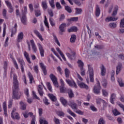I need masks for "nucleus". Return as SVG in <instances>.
<instances>
[{"label": "nucleus", "instance_id": "32", "mask_svg": "<svg viewBox=\"0 0 124 124\" xmlns=\"http://www.w3.org/2000/svg\"><path fill=\"white\" fill-rule=\"evenodd\" d=\"M53 36V39L54 40H55V43H57V45H58V46H61V44L60 43V42L59 41V40L58 39V38L57 37V36H56V35H55V34L53 33L52 34Z\"/></svg>", "mask_w": 124, "mask_h": 124}, {"label": "nucleus", "instance_id": "53", "mask_svg": "<svg viewBox=\"0 0 124 124\" xmlns=\"http://www.w3.org/2000/svg\"><path fill=\"white\" fill-rule=\"evenodd\" d=\"M90 108L92 111H93V112H96L97 111V108H96L93 105L91 106Z\"/></svg>", "mask_w": 124, "mask_h": 124}, {"label": "nucleus", "instance_id": "33", "mask_svg": "<svg viewBox=\"0 0 124 124\" xmlns=\"http://www.w3.org/2000/svg\"><path fill=\"white\" fill-rule=\"evenodd\" d=\"M76 40V35L73 34L71 36L70 41L71 43H74Z\"/></svg>", "mask_w": 124, "mask_h": 124}, {"label": "nucleus", "instance_id": "48", "mask_svg": "<svg viewBox=\"0 0 124 124\" xmlns=\"http://www.w3.org/2000/svg\"><path fill=\"white\" fill-rule=\"evenodd\" d=\"M35 13L36 17H39V16H40V15H41V13H40V10H35Z\"/></svg>", "mask_w": 124, "mask_h": 124}, {"label": "nucleus", "instance_id": "24", "mask_svg": "<svg viewBox=\"0 0 124 124\" xmlns=\"http://www.w3.org/2000/svg\"><path fill=\"white\" fill-rule=\"evenodd\" d=\"M34 33H35V34H36V35H37V36H38V37L39 38V39H40L41 41H43L44 39H43V38H42V36H41L40 33H39L38 31L34 30Z\"/></svg>", "mask_w": 124, "mask_h": 124}, {"label": "nucleus", "instance_id": "44", "mask_svg": "<svg viewBox=\"0 0 124 124\" xmlns=\"http://www.w3.org/2000/svg\"><path fill=\"white\" fill-rule=\"evenodd\" d=\"M49 4L50 6L53 8V9H54L55 8V2L54 1V0H51L50 1H49Z\"/></svg>", "mask_w": 124, "mask_h": 124}, {"label": "nucleus", "instance_id": "35", "mask_svg": "<svg viewBox=\"0 0 124 124\" xmlns=\"http://www.w3.org/2000/svg\"><path fill=\"white\" fill-rule=\"evenodd\" d=\"M65 75L66 78H69V74H70V71L67 68H65L64 70Z\"/></svg>", "mask_w": 124, "mask_h": 124}, {"label": "nucleus", "instance_id": "42", "mask_svg": "<svg viewBox=\"0 0 124 124\" xmlns=\"http://www.w3.org/2000/svg\"><path fill=\"white\" fill-rule=\"evenodd\" d=\"M112 113L113 115H114L115 116H118L119 115H121V113L118 111V110H117V109H114V110H113Z\"/></svg>", "mask_w": 124, "mask_h": 124}, {"label": "nucleus", "instance_id": "11", "mask_svg": "<svg viewBox=\"0 0 124 124\" xmlns=\"http://www.w3.org/2000/svg\"><path fill=\"white\" fill-rule=\"evenodd\" d=\"M123 68V64L121 62L118 63V65L116 67V74L118 75L120 73L121 70Z\"/></svg>", "mask_w": 124, "mask_h": 124}, {"label": "nucleus", "instance_id": "64", "mask_svg": "<svg viewBox=\"0 0 124 124\" xmlns=\"http://www.w3.org/2000/svg\"><path fill=\"white\" fill-rule=\"evenodd\" d=\"M28 13V10L27 9V6L24 7V10L22 13V15H26Z\"/></svg>", "mask_w": 124, "mask_h": 124}, {"label": "nucleus", "instance_id": "9", "mask_svg": "<svg viewBox=\"0 0 124 124\" xmlns=\"http://www.w3.org/2000/svg\"><path fill=\"white\" fill-rule=\"evenodd\" d=\"M71 53L72 55L69 53H67L66 55L71 61H73V60H75V55H76V53L72 50L71 51Z\"/></svg>", "mask_w": 124, "mask_h": 124}, {"label": "nucleus", "instance_id": "47", "mask_svg": "<svg viewBox=\"0 0 124 124\" xmlns=\"http://www.w3.org/2000/svg\"><path fill=\"white\" fill-rule=\"evenodd\" d=\"M43 102L45 104V105H49L50 104V103L48 102V99H47V97H45V98L43 99Z\"/></svg>", "mask_w": 124, "mask_h": 124}, {"label": "nucleus", "instance_id": "4", "mask_svg": "<svg viewBox=\"0 0 124 124\" xmlns=\"http://www.w3.org/2000/svg\"><path fill=\"white\" fill-rule=\"evenodd\" d=\"M65 28H66V24L65 23H62L59 26V33L61 35L63 34V32H65Z\"/></svg>", "mask_w": 124, "mask_h": 124}, {"label": "nucleus", "instance_id": "15", "mask_svg": "<svg viewBox=\"0 0 124 124\" xmlns=\"http://www.w3.org/2000/svg\"><path fill=\"white\" fill-rule=\"evenodd\" d=\"M16 32H17V23H16L14 27L12 29L11 37H13V36L16 34Z\"/></svg>", "mask_w": 124, "mask_h": 124}, {"label": "nucleus", "instance_id": "39", "mask_svg": "<svg viewBox=\"0 0 124 124\" xmlns=\"http://www.w3.org/2000/svg\"><path fill=\"white\" fill-rule=\"evenodd\" d=\"M28 76L29 77L30 84H32V81H33V77L32 76V75H31V73H29L28 74Z\"/></svg>", "mask_w": 124, "mask_h": 124}, {"label": "nucleus", "instance_id": "50", "mask_svg": "<svg viewBox=\"0 0 124 124\" xmlns=\"http://www.w3.org/2000/svg\"><path fill=\"white\" fill-rule=\"evenodd\" d=\"M60 90L61 93H65V89H64V86H60Z\"/></svg>", "mask_w": 124, "mask_h": 124}, {"label": "nucleus", "instance_id": "51", "mask_svg": "<svg viewBox=\"0 0 124 124\" xmlns=\"http://www.w3.org/2000/svg\"><path fill=\"white\" fill-rule=\"evenodd\" d=\"M6 10L5 9H3L2 11V15L5 19H8L7 16H6Z\"/></svg>", "mask_w": 124, "mask_h": 124}, {"label": "nucleus", "instance_id": "26", "mask_svg": "<svg viewBox=\"0 0 124 124\" xmlns=\"http://www.w3.org/2000/svg\"><path fill=\"white\" fill-rule=\"evenodd\" d=\"M42 6L44 10H46L48 8V6L47 5V1L44 0L42 1Z\"/></svg>", "mask_w": 124, "mask_h": 124}, {"label": "nucleus", "instance_id": "10", "mask_svg": "<svg viewBox=\"0 0 124 124\" xmlns=\"http://www.w3.org/2000/svg\"><path fill=\"white\" fill-rule=\"evenodd\" d=\"M78 85L81 89H85L86 90H89V86L83 82H78Z\"/></svg>", "mask_w": 124, "mask_h": 124}, {"label": "nucleus", "instance_id": "54", "mask_svg": "<svg viewBox=\"0 0 124 124\" xmlns=\"http://www.w3.org/2000/svg\"><path fill=\"white\" fill-rule=\"evenodd\" d=\"M98 124H105V121L103 118H101L99 119Z\"/></svg>", "mask_w": 124, "mask_h": 124}, {"label": "nucleus", "instance_id": "45", "mask_svg": "<svg viewBox=\"0 0 124 124\" xmlns=\"http://www.w3.org/2000/svg\"><path fill=\"white\" fill-rule=\"evenodd\" d=\"M46 86L49 92H50V93H52L53 91L52 90V86H51V83L50 82H47V83L46 84Z\"/></svg>", "mask_w": 124, "mask_h": 124}, {"label": "nucleus", "instance_id": "49", "mask_svg": "<svg viewBox=\"0 0 124 124\" xmlns=\"http://www.w3.org/2000/svg\"><path fill=\"white\" fill-rule=\"evenodd\" d=\"M55 5L57 9L58 10L62 9V5H61V4L60 3V2H56L55 3Z\"/></svg>", "mask_w": 124, "mask_h": 124}, {"label": "nucleus", "instance_id": "46", "mask_svg": "<svg viewBox=\"0 0 124 124\" xmlns=\"http://www.w3.org/2000/svg\"><path fill=\"white\" fill-rule=\"evenodd\" d=\"M40 124H48V122L46 121L45 119H41L39 121Z\"/></svg>", "mask_w": 124, "mask_h": 124}, {"label": "nucleus", "instance_id": "62", "mask_svg": "<svg viewBox=\"0 0 124 124\" xmlns=\"http://www.w3.org/2000/svg\"><path fill=\"white\" fill-rule=\"evenodd\" d=\"M13 62H14L15 67H16V69H19V67L18 66V64L17 63L16 60H14Z\"/></svg>", "mask_w": 124, "mask_h": 124}, {"label": "nucleus", "instance_id": "31", "mask_svg": "<svg viewBox=\"0 0 124 124\" xmlns=\"http://www.w3.org/2000/svg\"><path fill=\"white\" fill-rule=\"evenodd\" d=\"M99 15H100V9H99V6H98V5H97L96 8L95 16L96 17H98L99 16Z\"/></svg>", "mask_w": 124, "mask_h": 124}, {"label": "nucleus", "instance_id": "8", "mask_svg": "<svg viewBox=\"0 0 124 124\" xmlns=\"http://www.w3.org/2000/svg\"><path fill=\"white\" fill-rule=\"evenodd\" d=\"M18 62L19 64L20 65L21 72H22V73H24V72H25V70L24 69V65H25V62H24V60L21 59L20 58L18 59Z\"/></svg>", "mask_w": 124, "mask_h": 124}, {"label": "nucleus", "instance_id": "52", "mask_svg": "<svg viewBox=\"0 0 124 124\" xmlns=\"http://www.w3.org/2000/svg\"><path fill=\"white\" fill-rule=\"evenodd\" d=\"M57 70L61 75L62 74V68L61 67V66H59L58 67H57Z\"/></svg>", "mask_w": 124, "mask_h": 124}, {"label": "nucleus", "instance_id": "28", "mask_svg": "<svg viewBox=\"0 0 124 124\" xmlns=\"http://www.w3.org/2000/svg\"><path fill=\"white\" fill-rule=\"evenodd\" d=\"M77 63L78 64V66L80 69H83L84 68V62L81 60H78L77 62Z\"/></svg>", "mask_w": 124, "mask_h": 124}, {"label": "nucleus", "instance_id": "60", "mask_svg": "<svg viewBox=\"0 0 124 124\" xmlns=\"http://www.w3.org/2000/svg\"><path fill=\"white\" fill-rule=\"evenodd\" d=\"M108 84V82L106 79H105V81L103 82L102 86L104 88H106L107 87V85Z\"/></svg>", "mask_w": 124, "mask_h": 124}, {"label": "nucleus", "instance_id": "22", "mask_svg": "<svg viewBox=\"0 0 124 124\" xmlns=\"http://www.w3.org/2000/svg\"><path fill=\"white\" fill-rule=\"evenodd\" d=\"M24 38V33L20 32L17 36V42H21V40H23Z\"/></svg>", "mask_w": 124, "mask_h": 124}, {"label": "nucleus", "instance_id": "13", "mask_svg": "<svg viewBox=\"0 0 124 124\" xmlns=\"http://www.w3.org/2000/svg\"><path fill=\"white\" fill-rule=\"evenodd\" d=\"M30 43L31 44L33 51L35 53H36V52H37V48L36 47V46H35V44L34 43V41H33V40H31L30 41Z\"/></svg>", "mask_w": 124, "mask_h": 124}, {"label": "nucleus", "instance_id": "6", "mask_svg": "<svg viewBox=\"0 0 124 124\" xmlns=\"http://www.w3.org/2000/svg\"><path fill=\"white\" fill-rule=\"evenodd\" d=\"M11 117L13 120H20V116H19V114L17 112H15L14 110H13L11 112Z\"/></svg>", "mask_w": 124, "mask_h": 124}, {"label": "nucleus", "instance_id": "12", "mask_svg": "<svg viewBox=\"0 0 124 124\" xmlns=\"http://www.w3.org/2000/svg\"><path fill=\"white\" fill-rule=\"evenodd\" d=\"M38 46L39 47V50L40 51V54L41 57H44V49H43V46L40 44H38Z\"/></svg>", "mask_w": 124, "mask_h": 124}, {"label": "nucleus", "instance_id": "58", "mask_svg": "<svg viewBox=\"0 0 124 124\" xmlns=\"http://www.w3.org/2000/svg\"><path fill=\"white\" fill-rule=\"evenodd\" d=\"M34 71L35 73L38 74V73L39 72V71L38 70V66L35 65L34 66Z\"/></svg>", "mask_w": 124, "mask_h": 124}, {"label": "nucleus", "instance_id": "20", "mask_svg": "<svg viewBox=\"0 0 124 124\" xmlns=\"http://www.w3.org/2000/svg\"><path fill=\"white\" fill-rule=\"evenodd\" d=\"M60 101L64 107H66V106H67V100L63 98V97H61L60 98Z\"/></svg>", "mask_w": 124, "mask_h": 124}, {"label": "nucleus", "instance_id": "5", "mask_svg": "<svg viewBox=\"0 0 124 124\" xmlns=\"http://www.w3.org/2000/svg\"><path fill=\"white\" fill-rule=\"evenodd\" d=\"M66 82L70 86V87H74L75 89H77L78 87L77 86V85L76 84V83H75V81L74 80L71 81L69 79H66Z\"/></svg>", "mask_w": 124, "mask_h": 124}, {"label": "nucleus", "instance_id": "55", "mask_svg": "<svg viewBox=\"0 0 124 124\" xmlns=\"http://www.w3.org/2000/svg\"><path fill=\"white\" fill-rule=\"evenodd\" d=\"M65 18V16H64V14H62L60 16V17L59 18V21L60 22H62L63 21V20H64Z\"/></svg>", "mask_w": 124, "mask_h": 124}, {"label": "nucleus", "instance_id": "63", "mask_svg": "<svg viewBox=\"0 0 124 124\" xmlns=\"http://www.w3.org/2000/svg\"><path fill=\"white\" fill-rule=\"evenodd\" d=\"M102 93L104 96H108V92L105 90H102Z\"/></svg>", "mask_w": 124, "mask_h": 124}, {"label": "nucleus", "instance_id": "21", "mask_svg": "<svg viewBox=\"0 0 124 124\" xmlns=\"http://www.w3.org/2000/svg\"><path fill=\"white\" fill-rule=\"evenodd\" d=\"M19 104L20 105L21 110H24L27 109V104H26V103H24L23 101H20Z\"/></svg>", "mask_w": 124, "mask_h": 124}, {"label": "nucleus", "instance_id": "56", "mask_svg": "<svg viewBox=\"0 0 124 124\" xmlns=\"http://www.w3.org/2000/svg\"><path fill=\"white\" fill-rule=\"evenodd\" d=\"M52 83H53V85L54 86H55V87H56L57 88L59 87V83L58 82V79L53 80V81H52Z\"/></svg>", "mask_w": 124, "mask_h": 124}, {"label": "nucleus", "instance_id": "59", "mask_svg": "<svg viewBox=\"0 0 124 124\" xmlns=\"http://www.w3.org/2000/svg\"><path fill=\"white\" fill-rule=\"evenodd\" d=\"M120 27L124 29V18L121 19Z\"/></svg>", "mask_w": 124, "mask_h": 124}, {"label": "nucleus", "instance_id": "43", "mask_svg": "<svg viewBox=\"0 0 124 124\" xmlns=\"http://www.w3.org/2000/svg\"><path fill=\"white\" fill-rule=\"evenodd\" d=\"M67 112L69 114H70V115H71L73 117H74V118H75V117H76V114H75V113H74V112H72V111L71 110H70V109H67Z\"/></svg>", "mask_w": 124, "mask_h": 124}, {"label": "nucleus", "instance_id": "61", "mask_svg": "<svg viewBox=\"0 0 124 124\" xmlns=\"http://www.w3.org/2000/svg\"><path fill=\"white\" fill-rule=\"evenodd\" d=\"M48 15L51 17H54V13L53 12V10H49L48 12Z\"/></svg>", "mask_w": 124, "mask_h": 124}, {"label": "nucleus", "instance_id": "2", "mask_svg": "<svg viewBox=\"0 0 124 124\" xmlns=\"http://www.w3.org/2000/svg\"><path fill=\"white\" fill-rule=\"evenodd\" d=\"M96 84L94 86L93 88V92L95 94H99L100 93V91H101V86L100 85V82L98 79L96 78Z\"/></svg>", "mask_w": 124, "mask_h": 124}, {"label": "nucleus", "instance_id": "7", "mask_svg": "<svg viewBox=\"0 0 124 124\" xmlns=\"http://www.w3.org/2000/svg\"><path fill=\"white\" fill-rule=\"evenodd\" d=\"M68 105L72 108V109L77 110V104L74 102V101L72 100H70Z\"/></svg>", "mask_w": 124, "mask_h": 124}, {"label": "nucleus", "instance_id": "34", "mask_svg": "<svg viewBox=\"0 0 124 124\" xmlns=\"http://www.w3.org/2000/svg\"><path fill=\"white\" fill-rule=\"evenodd\" d=\"M94 48H95V49H97V50H102V49H103V48H104V46L102 45H96L94 46Z\"/></svg>", "mask_w": 124, "mask_h": 124}, {"label": "nucleus", "instance_id": "40", "mask_svg": "<svg viewBox=\"0 0 124 124\" xmlns=\"http://www.w3.org/2000/svg\"><path fill=\"white\" fill-rule=\"evenodd\" d=\"M108 27L111 29H115L117 27V24L115 23H110L108 25Z\"/></svg>", "mask_w": 124, "mask_h": 124}, {"label": "nucleus", "instance_id": "16", "mask_svg": "<svg viewBox=\"0 0 124 124\" xmlns=\"http://www.w3.org/2000/svg\"><path fill=\"white\" fill-rule=\"evenodd\" d=\"M38 93L40 94V96H43L44 92H43V87L41 85H39L38 86Z\"/></svg>", "mask_w": 124, "mask_h": 124}, {"label": "nucleus", "instance_id": "1", "mask_svg": "<svg viewBox=\"0 0 124 124\" xmlns=\"http://www.w3.org/2000/svg\"><path fill=\"white\" fill-rule=\"evenodd\" d=\"M17 77V75L14 74L13 76L14 89H13L12 97L13 99L18 100L21 98L22 93L20 92V89H19V81H18Z\"/></svg>", "mask_w": 124, "mask_h": 124}, {"label": "nucleus", "instance_id": "17", "mask_svg": "<svg viewBox=\"0 0 124 124\" xmlns=\"http://www.w3.org/2000/svg\"><path fill=\"white\" fill-rule=\"evenodd\" d=\"M101 76H105L106 75V68L103 64L100 67Z\"/></svg>", "mask_w": 124, "mask_h": 124}, {"label": "nucleus", "instance_id": "37", "mask_svg": "<svg viewBox=\"0 0 124 124\" xmlns=\"http://www.w3.org/2000/svg\"><path fill=\"white\" fill-rule=\"evenodd\" d=\"M65 10L68 12V13H71L72 12V10L71 9V7L69 6H65Z\"/></svg>", "mask_w": 124, "mask_h": 124}, {"label": "nucleus", "instance_id": "3", "mask_svg": "<svg viewBox=\"0 0 124 124\" xmlns=\"http://www.w3.org/2000/svg\"><path fill=\"white\" fill-rule=\"evenodd\" d=\"M88 71L89 72L90 82L93 83V69L91 67L90 65H88Z\"/></svg>", "mask_w": 124, "mask_h": 124}, {"label": "nucleus", "instance_id": "30", "mask_svg": "<svg viewBox=\"0 0 124 124\" xmlns=\"http://www.w3.org/2000/svg\"><path fill=\"white\" fill-rule=\"evenodd\" d=\"M119 10V7L118 6H115L114 7V10L113 11L111 16H116L118 13V11Z\"/></svg>", "mask_w": 124, "mask_h": 124}, {"label": "nucleus", "instance_id": "14", "mask_svg": "<svg viewBox=\"0 0 124 124\" xmlns=\"http://www.w3.org/2000/svg\"><path fill=\"white\" fill-rule=\"evenodd\" d=\"M40 66L43 70L44 75H47V70L46 69V66L42 62L40 63Z\"/></svg>", "mask_w": 124, "mask_h": 124}, {"label": "nucleus", "instance_id": "36", "mask_svg": "<svg viewBox=\"0 0 124 124\" xmlns=\"http://www.w3.org/2000/svg\"><path fill=\"white\" fill-rule=\"evenodd\" d=\"M49 77L52 82L53 81H55L56 80H58L57 77H56V76H54V75L53 74H50L49 75Z\"/></svg>", "mask_w": 124, "mask_h": 124}, {"label": "nucleus", "instance_id": "38", "mask_svg": "<svg viewBox=\"0 0 124 124\" xmlns=\"http://www.w3.org/2000/svg\"><path fill=\"white\" fill-rule=\"evenodd\" d=\"M49 23L52 27H55L56 24L54 22V19L52 17H49Z\"/></svg>", "mask_w": 124, "mask_h": 124}, {"label": "nucleus", "instance_id": "57", "mask_svg": "<svg viewBox=\"0 0 124 124\" xmlns=\"http://www.w3.org/2000/svg\"><path fill=\"white\" fill-rule=\"evenodd\" d=\"M53 121L55 124H61V122H60V119L56 118V117L54 118Z\"/></svg>", "mask_w": 124, "mask_h": 124}, {"label": "nucleus", "instance_id": "27", "mask_svg": "<svg viewBox=\"0 0 124 124\" xmlns=\"http://www.w3.org/2000/svg\"><path fill=\"white\" fill-rule=\"evenodd\" d=\"M116 94H115L114 93L111 94L110 97V102L112 104H115V103L114 102V99L116 98Z\"/></svg>", "mask_w": 124, "mask_h": 124}, {"label": "nucleus", "instance_id": "25", "mask_svg": "<svg viewBox=\"0 0 124 124\" xmlns=\"http://www.w3.org/2000/svg\"><path fill=\"white\" fill-rule=\"evenodd\" d=\"M118 17L115 18L112 16L110 17H107L105 19L106 22H112V21H117Z\"/></svg>", "mask_w": 124, "mask_h": 124}, {"label": "nucleus", "instance_id": "41", "mask_svg": "<svg viewBox=\"0 0 124 124\" xmlns=\"http://www.w3.org/2000/svg\"><path fill=\"white\" fill-rule=\"evenodd\" d=\"M67 21H72V22H77V21H78V17H71L70 19H68Z\"/></svg>", "mask_w": 124, "mask_h": 124}, {"label": "nucleus", "instance_id": "19", "mask_svg": "<svg viewBox=\"0 0 124 124\" xmlns=\"http://www.w3.org/2000/svg\"><path fill=\"white\" fill-rule=\"evenodd\" d=\"M67 93L68 94V96L69 98H73V97H74V93H73V91H72V89H68L67 90Z\"/></svg>", "mask_w": 124, "mask_h": 124}, {"label": "nucleus", "instance_id": "29", "mask_svg": "<svg viewBox=\"0 0 124 124\" xmlns=\"http://www.w3.org/2000/svg\"><path fill=\"white\" fill-rule=\"evenodd\" d=\"M75 10L76 12L75 14L76 15H80V14H82V12H83V10L81 8H76Z\"/></svg>", "mask_w": 124, "mask_h": 124}, {"label": "nucleus", "instance_id": "18", "mask_svg": "<svg viewBox=\"0 0 124 124\" xmlns=\"http://www.w3.org/2000/svg\"><path fill=\"white\" fill-rule=\"evenodd\" d=\"M47 96L53 102H56L57 101V97L53 94L48 93Z\"/></svg>", "mask_w": 124, "mask_h": 124}, {"label": "nucleus", "instance_id": "23", "mask_svg": "<svg viewBox=\"0 0 124 124\" xmlns=\"http://www.w3.org/2000/svg\"><path fill=\"white\" fill-rule=\"evenodd\" d=\"M21 22L23 25H27V16L26 15H22V16L21 18Z\"/></svg>", "mask_w": 124, "mask_h": 124}]
</instances>
